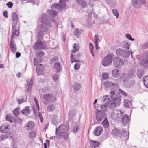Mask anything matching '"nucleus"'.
<instances>
[{"label":"nucleus","instance_id":"56","mask_svg":"<svg viewBox=\"0 0 148 148\" xmlns=\"http://www.w3.org/2000/svg\"><path fill=\"white\" fill-rule=\"evenodd\" d=\"M75 115V112L74 110H72L70 111L69 113V117H71Z\"/></svg>","mask_w":148,"mask_h":148},{"label":"nucleus","instance_id":"41","mask_svg":"<svg viewBox=\"0 0 148 148\" xmlns=\"http://www.w3.org/2000/svg\"><path fill=\"white\" fill-rule=\"evenodd\" d=\"M58 61V58L56 56H54L51 58L50 60V63L52 64Z\"/></svg>","mask_w":148,"mask_h":148},{"label":"nucleus","instance_id":"5","mask_svg":"<svg viewBox=\"0 0 148 148\" xmlns=\"http://www.w3.org/2000/svg\"><path fill=\"white\" fill-rule=\"evenodd\" d=\"M65 1L64 0H60L59 2V4H53L51 6V8L52 9H56L59 12L62 11V8L65 6Z\"/></svg>","mask_w":148,"mask_h":148},{"label":"nucleus","instance_id":"34","mask_svg":"<svg viewBox=\"0 0 148 148\" xmlns=\"http://www.w3.org/2000/svg\"><path fill=\"white\" fill-rule=\"evenodd\" d=\"M47 109L48 112L53 111L55 110V107L53 104L49 105L47 106Z\"/></svg>","mask_w":148,"mask_h":148},{"label":"nucleus","instance_id":"10","mask_svg":"<svg viewBox=\"0 0 148 148\" xmlns=\"http://www.w3.org/2000/svg\"><path fill=\"white\" fill-rule=\"evenodd\" d=\"M56 138L58 139H61L66 140L68 138L69 134L66 132H59L57 134H56Z\"/></svg>","mask_w":148,"mask_h":148},{"label":"nucleus","instance_id":"4","mask_svg":"<svg viewBox=\"0 0 148 148\" xmlns=\"http://www.w3.org/2000/svg\"><path fill=\"white\" fill-rule=\"evenodd\" d=\"M116 54L124 58H127L130 55V52L129 50H122L121 48H118L116 51Z\"/></svg>","mask_w":148,"mask_h":148},{"label":"nucleus","instance_id":"14","mask_svg":"<svg viewBox=\"0 0 148 148\" xmlns=\"http://www.w3.org/2000/svg\"><path fill=\"white\" fill-rule=\"evenodd\" d=\"M140 64L141 66H144L146 68H148V52L146 53V57L140 61Z\"/></svg>","mask_w":148,"mask_h":148},{"label":"nucleus","instance_id":"40","mask_svg":"<svg viewBox=\"0 0 148 148\" xmlns=\"http://www.w3.org/2000/svg\"><path fill=\"white\" fill-rule=\"evenodd\" d=\"M73 87V91H77L79 90L81 88V85L77 83L75 84Z\"/></svg>","mask_w":148,"mask_h":148},{"label":"nucleus","instance_id":"42","mask_svg":"<svg viewBox=\"0 0 148 148\" xmlns=\"http://www.w3.org/2000/svg\"><path fill=\"white\" fill-rule=\"evenodd\" d=\"M74 46H73V49L72 51V52L73 53H75L76 52L78 51L79 49V47L78 45H76V43L74 44Z\"/></svg>","mask_w":148,"mask_h":148},{"label":"nucleus","instance_id":"11","mask_svg":"<svg viewBox=\"0 0 148 148\" xmlns=\"http://www.w3.org/2000/svg\"><path fill=\"white\" fill-rule=\"evenodd\" d=\"M145 0H132L131 4L132 6L136 8L140 7L142 4H145Z\"/></svg>","mask_w":148,"mask_h":148},{"label":"nucleus","instance_id":"52","mask_svg":"<svg viewBox=\"0 0 148 148\" xmlns=\"http://www.w3.org/2000/svg\"><path fill=\"white\" fill-rule=\"evenodd\" d=\"M81 64L80 63L78 62L75 63L74 66V69L76 70H79L80 68Z\"/></svg>","mask_w":148,"mask_h":148},{"label":"nucleus","instance_id":"1","mask_svg":"<svg viewBox=\"0 0 148 148\" xmlns=\"http://www.w3.org/2000/svg\"><path fill=\"white\" fill-rule=\"evenodd\" d=\"M112 100L109 101V96L107 95L103 96L101 99V101L105 104L108 103L110 109L113 110L117 106H119L121 103V96L119 93L114 91L110 92Z\"/></svg>","mask_w":148,"mask_h":148},{"label":"nucleus","instance_id":"62","mask_svg":"<svg viewBox=\"0 0 148 148\" xmlns=\"http://www.w3.org/2000/svg\"><path fill=\"white\" fill-rule=\"evenodd\" d=\"M38 116H39L40 120V122L41 123H42L43 122V116L42 115V114L41 113L39 112L38 113Z\"/></svg>","mask_w":148,"mask_h":148},{"label":"nucleus","instance_id":"26","mask_svg":"<svg viewBox=\"0 0 148 148\" xmlns=\"http://www.w3.org/2000/svg\"><path fill=\"white\" fill-rule=\"evenodd\" d=\"M8 126L3 124L0 128V131L3 133L6 132L8 130Z\"/></svg>","mask_w":148,"mask_h":148},{"label":"nucleus","instance_id":"44","mask_svg":"<svg viewBox=\"0 0 148 148\" xmlns=\"http://www.w3.org/2000/svg\"><path fill=\"white\" fill-rule=\"evenodd\" d=\"M36 135V132L35 131H33L29 132V137L31 139H33L34 138Z\"/></svg>","mask_w":148,"mask_h":148},{"label":"nucleus","instance_id":"48","mask_svg":"<svg viewBox=\"0 0 148 148\" xmlns=\"http://www.w3.org/2000/svg\"><path fill=\"white\" fill-rule=\"evenodd\" d=\"M112 13L114 15L116 16L117 18L119 17V13L118 10L116 9H114L112 10Z\"/></svg>","mask_w":148,"mask_h":148},{"label":"nucleus","instance_id":"2","mask_svg":"<svg viewBox=\"0 0 148 148\" xmlns=\"http://www.w3.org/2000/svg\"><path fill=\"white\" fill-rule=\"evenodd\" d=\"M45 15L41 17V23L42 24H40L38 28V39L40 40L43 36L44 35L49 31V29L52 27V25L49 23H44V18Z\"/></svg>","mask_w":148,"mask_h":148},{"label":"nucleus","instance_id":"49","mask_svg":"<svg viewBox=\"0 0 148 148\" xmlns=\"http://www.w3.org/2000/svg\"><path fill=\"white\" fill-rule=\"evenodd\" d=\"M12 117L10 116L9 114H7L5 116L6 120L8 121H9L10 123H12L13 121L12 120Z\"/></svg>","mask_w":148,"mask_h":148},{"label":"nucleus","instance_id":"6","mask_svg":"<svg viewBox=\"0 0 148 148\" xmlns=\"http://www.w3.org/2000/svg\"><path fill=\"white\" fill-rule=\"evenodd\" d=\"M123 113L119 110H114L111 113V116L113 119L116 120L117 119H119L121 118L123 116Z\"/></svg>","mask_w":148,"mask_h":148},{"label":"nucleus","instance_id":"9","mask_svg":"<svg viewBox=\"0 0 148 148\" xmlns=\"http://www.w3.org/2000/svg\"><path fill=\"white\" fill-rule=\"evenodd\" d=\"M38 39V40L36 42L33 47L35 50L40 49H45L46 48V46L45 44Z\"/></svg>","mask_w":148,"mask_h":148},{"label":"nucleus","instance_id":"57","mask_svg":"<svg viewBox=\"0 0 148 148\" xmlns=\"http://www.w3.org/2000/svg\"><path fill=\"white\" fill-rule=\"evenodd\" d=\"M119 91L124 96H127V94L123 90L120 89H119Z\"/></svg>","mask_w":148,"mask_h":148},{"label":"nucleus","instance_id":"60","mask_svg":"<svg viewBox=\"0 0 148 148\" xmlns=\"http://www.w3.org/2000/svg\"><path fill=\"white\" fill-rule=\"evenodd\" d=\"M95 44L98 43V42L99 40V36L98 35H95L94 38Z\"/></svg>","mask_w":148,"mask_h":148},{"label":"nucleus","instance_id":"33","mask_svg":"<svg viewBox=\"0 0 148 148\" xmlns=\"http://www.w3.org/2000/svg\"><path fill=\"white\" fill-rule=\"evenodd\" d=\"M12 18L13 22H17L18 21L17 15L16 12H13L12 14Z\"/></svg>","mask_w":148,"mask_h":148},{"label":"nucleus","instance_id":"25","mask_svg":"<svg viewBox=\"0 0 148 148\" xmlns=\"http://www.w3.org/2000/svg\"><path fill=\"white\" fill-rule=\"evenodd\" d=\"M58 117L57 115H54L51 119V122L53 124L56 125L59 123L60 121L58 119Z\"/></svg>","mask_w":148,"mask_h":148},{"label":"nucleus","instance_id":"58","mask_svg":"<svg viewBox=\"0 0 148 148\" xmlns=\"http://www.w3.org/2000/svg\"><path fill=\"white\" fill-rule=\"evenodd\" d=\"M34 100L35 102L37 108L38 109V110H39V106L38 103V101L36 97L34 98Z\"/></svg>","mask_w":148,"mask_h":148},{"label":"nucleus","instance_id":"55","mask_svg":"<svg viewBox=\"0 0 148 148\" xmlns=\"http://www.w3.org/2000/svg\"><path fill=\"white\" fill-rule=\"evenodd\" d=\"M17 22H13L12 23V30H15L16 29V26H17Z\"/></svg>","mask_w":148,"mask_h":148},{"label":"nucleus","instance_id":"20","mask_svg":"<svg viewBox=\"0 0 148 148\" xmlns=\"http://www.w3.org/2000/svg\"><path fill=\"white\" fill-rule=\"evenodd\" d=\"M30 111L29 107L26 106L21 111V113L23 114L27 115L30 114Z\"/></svg>","mask_w":148,"mask_h":148},{"label":"nucleus","instance_id":"51","mask_svg":"<svg viewBox=\"0 0 148 148\" xmlns=\"http://www.w3.org/2000/svg\"><path fill=\"white\" fill-rule=\"evenodd\" d=\"M140 47L141 48L143 49H145L148 48V42L141 45Z\"/></svg>","mask_w":148,"mask_h":148},{"label":"nucleus","instance_id":"59","mask_svg":"<svg viewBox=\"0 0 148 148\" xmlns=\"http://www.w3.org/2000/svg\"><path fill=\"white\" fill-rule=\"evenodd\" d=\"M125 35L126 38L129 40L131 41H134V39L132 38L131 35L130 34H126Z\"/></svg>","mask_w":148,"mask_h":148},{"label":"nucleus","instance_id":"23","mask_svg":"<svg viewBox=\"0 0 148 148\" xmlns=\"http://www.w3.org/2000/svg\"><path fill=\"white\" fill-rule=\"evenodd\" d=\"M90 144L91 147L95 148L98 147L99 143L98 142L94 141L92 140H90Z\"/></svg>","mask_w":148,"mask_h":148},{"label":"nucleus","instance_id":"13","mask_svg":"<svg viewBox=\"0 0 148 148\" xmlns=\"http://www.w3.org/2000/svg\"><path fill=\"white\" fill-rule=\"evenodd\" d=\"M123 82L127 88H130L133 86L135 83V81L134 80H131L129 79H123Z\"/></svg>","mask_w":148,"mask_h":148},{"label":"nucleus","instance_id":"32","mask_svg":"<svg viewBox=\"0 0 148 148\" xmlns=\"http://www.w3.org/2000/svg\"><path fill=\"white\" fill-rule=\"evenodd\" d=\"M82 32L81 30H80L78 29H76L74 31V34L76 36L77 38H79L80 36V35Z\"/></svg>","mask_w":148,"mask_h":148},{"label":"nucleus","instance_id":"18","mask_svg":"<svg viewBox=\"0 0 148 148\" xmlns=\"http://www.w3.org/2000/svg\"><path fill=\"white\" fill-rule=\"evenodd\" d=\"M36 72L38 75H42L43 71V67L42 64H40L37 66L36 69Z\"/></svg>","mask_w":148,"mask_h":148},{"label":"nucleus","instance_id":"7","mask_svg":"<svg viewBox=\"0 0 148 148\" xmlns=\"http://www.w3.org/2000/svg\"><path fill=\"white\" fill-rule=\"evenodd\" d=\"M113 65L117 68H121L124 64L123 60L119 57L114 58L113 60Z\"/></svg>","mask_w":148,"mask_h":148},{"label":"nucleus","instance_id":"61","mask_svg":"<svg viewBox=\"0 0 148 148\" xmlns=\"http://www.w3.org/2000/svg\"><path fill=\"white\" fill-rule=\"evenodd\" d=\"M79 130V127L78 126H76L75 127L73 128V132L75 133L78 132Z\"/></svg>","mask_w":148,"mask_h":148},{"label":"nucleus","instance_id":"39","mask_svg":"<svg viewBox=\"0 0 148 148\" xmlns=\"http://www.w3.org/2000/svg\"><path fill=\"white\" fill-rule=\"evenodd\" d=\"M144 84L145 86L148 88V76H146L143 79Z\"/></svg>","mask_w":148,"mask_h":148},{"label":"nucleus","instance_id":"31","mask_svg":"<svg viewBox=\"0 0 148 148\" xmlns=\"http://www.w3.org/2000/svg\"><path fill=\"white\" fill-rule=\"evenodd\" d=\"M12 34L11 35V40H14V38L15 35L16 36H18L19 35V30H18V29H16L15 30H12Z\"/></svg>","mask_w":148,"mask_h":148},{"label":"nucleus","instance_id":"22","mask_svg":"<svg viewBox=\"0 0 148 148\" xmlns=\"http://www.w3.org/2000/svg\"><path fill=\"white\" fill-rule=\"evenodd\" d=\"M124 106L126 108H131L132 106V104L130 101L125 99H124L123 102Z\"/></svg>","mask_w":148,"mask_h":148},{"label":"nucleus","instance_id":"35","mask_svg":"<svg viewBox=\"0 0 148 148\" xmlns=\"http://www.w3.org/2000/svg\"><path fill=\"white\" fill-rule=\"evenodd\" d=\"M54 67L56 69L57 71L58 72H59L62 69V68L60 66V64L59 62H56L55 63Z\"/></svg>","mask_w":148,"mask_h":148},{"label":"nucleus","instance_id":"29","mask_svg":"<svg viewBox=\"0 0 148 148\" xmlns=\"http://www.w3.org/2000/svg\"><path fill=\"white\" fill-rule=\"evenodd\" d=\"M120 131L118 129L115 128L113 130L112 132V134L113 135L114 137L119 136L120 135Z\"/></svg>","mask_w":148,"mask_h":148},{"label":"nucleus","instance_id":"36","mask_svg":"<svg viewBox=\"0 0 148 148\" xmlns=\"http://www.w3.org/2000/svg\"><path fill=\"white\" fill-rule=\"evenodd\" d=\"M111 6H114L115 5V0H105Z\"/></svg>","mask_w":148,"mask_h":148},{"label":"nucleus","instance_id":"45","mask_svg":"<svg viewBox=\"0 0 148 148\" xmlns=\"http://www.w3.org/2000/svg\"><path fill=\"white\" fill-rule=\"evenodd\" d=\"M122 47L125 48L129 49V44L125 41H123L121 44Z\"/></svg>","mask_w":148,"mask_h":148},{"label":"nucleus","instance_id":"21","mask_svg":"<svg viewBox=\"0 0 148 148\" xmlns=\"http://www.w3.org/2000/svg\"><path fill=\"white\" fill-rule=\"evenodd\" d=\"M105 114L104 113H99L96 114V119L97 120L100 121L104 118Z\"/></svg>","mask_w":148,"mask_h":148},{"label":"nucleus","instance_id":"63","mask_svg":"<svg viewBox=\"0 0 148 148\" xmlns=\"http://www.w3.org/2000/svg\"><path fill=\"white\" fill-rule=\"evenodd\" d=\"M13 3L11 2H9L6 3V5L9 8H11L13 6Z\"/></svg>","mask_w":148,"mask_h":148},{"label":"nucleus","instance_id":"37","mask_svg":"<svg viewBox=\"0 0 148 148\" xmlns=\"http://www.w3.org/2000/svg\"><path fill=\"white\" fill-rule=\"evenodd\" d=\"M102 124L105 128H107L108 127L109 123L106 118H105L104 120L102 122Z\"/></svg>","mask_w":148,"mask_h":148},{"label":"nucleus","instance_id":"15","mask_svg":"<svg viewBox=\"0 0 148 148\" xmlns=\"http://www.w3.org/2000/svg\"><path fill=\"white\" fill-rule=\"evenodd\" d=\"M103 84L105 87L109 88L111 87L112 89L114 87H116L118 86V84L116 83L111 82L107 81L104 82Z\"/></svg>","mask_w":148,"mask_h":148},{"label":"nucleus","instance_id":"8","mask_svg":"<svg viewBox=\"0 0 148 148\" xmlns=\"http://www.w3.org/2000/svg\"><path fill=\"white\" fill-rule=\"evenodd\" d=\"M112 56L111 54H109L104 57L102 63L103 66H106L110 65L112 63Z\"/></svg>","mask_w":148,"mask_h":148},{"label":"nucleus","instance_id":"19","mask_svg":"<svg viewBox=\"0 0 148 148\" xmlns=\"http://www.w3.org/2000/svg\"><path fill=\"white\" fill-rule=\"evenodd\" d=\"M103 132L102 127L101 126H99L96 127L94 131L95 134L97 136H99Z\"/></svg>","mask_w":148,"mask_h":148},{"label":"nucleus","instance_id":"17","mask_svg":"<svg viewBox=\"0 0 148 148\" xmlns=\"http://www.w3.org/2000/svg\"><path fill=\"white\" fill-rule=\"evenodd\" d=\"M27 85L26 86L27 90L29 92H30L31 90L32 86L33 84L32 79V78L30 79L28 78L27 80Z\"/></svg>","mask_w":148,"mask_h":148},{"label":"nucleus","instance_id":"3","mask_svg":"<svg viewBox=\"0 0 148 148\" xmlns=\"http://www.w3.org/2000/svg\"><path fill=\"white\" fill-rule=\"evenodd\" d=\"M43 98L46 101H43V103L47 105L50 102H54L56 101V97L53 95L51 94H47L43 96Z\"/></svg>","mask_w":148,"mask_h":148},{"label":"nucleus","instance_id":"28","mask_svg":"<svg viewBox=\"0 0 148 148\" xmlns=\"http://www.w3.org/2000/svg\"><path fill=\"white\" fill-rule=\"evenodd\" d=\"M51 9L52 10H48L47 12V13L52 17L56 16L57 14V13L56 11L57 10L56 9Z\"/></svg>","mask_w":148,"mask_h":148},{"label":"nucleus","instance_id":"30","mask_svg":"<svg viewBox=\"0 0 148 148\" xmlns=\"http://www.w3.org/2000/svg\"><path fill=\"white\" fill-rule=\"evenodd\" d=\"M112 76L115 78L117 77L119 75V71L117 69H114L112 72Z\"/></svg>","mask_w":148,"mask_h":148},{"label":"nucleus","instance_id":"12","mask_svg":"<svg viewBox=\"0 0 148 148\" xmlns=\"http://www.w3.org/2000/svg\"><path fill=\"white\" fill-rule=\"evenodd\" d=\"M69 130V127L68 125L62 124L56 129V134L59 132H64V131H68Z\"/></svg>","mask_w":148,"mask_h":148},{"label":"nucleus","instance_id":"47","mask_svg":"<svg viewBox=\"0 0 148 148\" xmlns=\"http://www.w3.org/2000/svg\"><path fill=\"white\" fill-rule=\"evenodd\" d=\"M20 108H17L15 109L13 112L14 114L16 116H17L19 113V110Z\"/></svg>","mask_w":148,"mask_h":148},{"label":"nucleus","instance_id":"53","mask_svg":"<svg viewBox=\"0 0 148 148\" xmlns=\"http://www.w3.org/2000/svg\"><path fill=\"white\" fill-rule=\"evenodd\" d=\"M105 104V103H104ZM105 104L101 105V109L103 111H105L107 110V104Z\"/></svg>","mask_w":148,"mask_h":148},{"label":"nucleus","instance_id":"54","mask_svg":"<svg viewBox=\"0 0 148 148\" xmlns=\"http://www.w3.org/2000/svg\"><path fill=\"white\" fill-rule=\"evenodd\" d=\"M59 75L57 74H55L52 76V78L53 81L55 82L57 80L58 78Z\"/></svg>","mask_w":148,"mask_h":148},{"label":"nucleus","instance_id":"64","mask_svg":"<svg viewBox=\"0 0 148 148\" xmlns=\"http://www.w3.org/2000/svg\"><path fill=\"white\" fill-rule=\"evenodd\" d=\"M102 78L104 80L107 79L108 78V75L107 73H104L102 74Z\"/></svg>","mask_w":148,"mask_h":148},{"label":"nucleus","instance_id":"24","mask_svg":"<svg viewBox=\"0 0 148 148\" xmlns=\"http://www.w3.org/2000/svg\"><path fill=\"white\" fill-rule=\"evenodd\" d=\"M10 43L11 51L12 52L14 53L16 51V45H15L14 40H11Z\"/></svg>","mask_w":148,"mask_h":148},{"label":"nucleus","instance_id":"43","mask_svg":"<svg viewBox=\"0 0 148 148\" xmlns=\"http://www.w3.org/2000/svg\"><path fill=\"white\" fill-rule=\"evenodd\" d=\"M143 70L138 69L137 71V76L140 78L143 76Z\"/></svg>","mask_w":148,"mask_h":148},{"label":"nucleus","instance_id":"46","mask_svg":"<svg viewBox=\"0 0 148 148\" xmlns=\"http://www.w3.org/2000/svg\"><path fill=\"white\" fill-rule=\"evenodd\" d=\"M128 76V75L127 74L123 73L120 77V79H127Z\"/></svg>","mask_w":148,"mask_h":148},{"label":"nucleus","instance_id":"38","mask_svg":"<svg viewBox=\"0 0 148 148\" xmlns=\"http://www.w3.org/2000/svg\"><path fill=\"white\" fill-rule=\"evenodd\" d=\"M42 60V59L39 56H37L34 60V65L35 66L37 65V63L41 62Z\"/></svg>","mask_w":148,"mask_h":148},{"label":"nucleus","instance_id":"50","mask_svg":"<svg viewBox=\"0 0 148 148\" xmlns=\"http://www.w3.org/2000/svg\"><path fill=\"white\" fill-rule=\"evenodd\" d=\"M135 74L134 70L133 69H131L129 71L128 76H133Z\"/></svg>","mask_w":148,"mask_h":148},{"label":"nucleus","instance_id":"16","mask_svg":"<svg viewBox=\"0 0 148 148\" xmlns=\"http://www.w3.org/2000/svg\"><path fill=\"white\" fill-rule=\"evenodd\" d=\"M130 121V118L129 116L125 114L122 118V121L124 126H125Z\"/></svg>","mask_w":148,"mask_h":148},{"label":"nucleus","instance_id":"27","mask_svg":"<svg viewBox=\"0 0 148 148\" xmlns=\"http://www.w3.org/2000/svg\"><path fill=\"white\" fill-rule=\"evenodd\" d=\"M34 123L32 121L29 122L26 126V128L27 130H32L34 128Z\"/></svg>","mask_w":148,"mask_h":148}]
</instances>
